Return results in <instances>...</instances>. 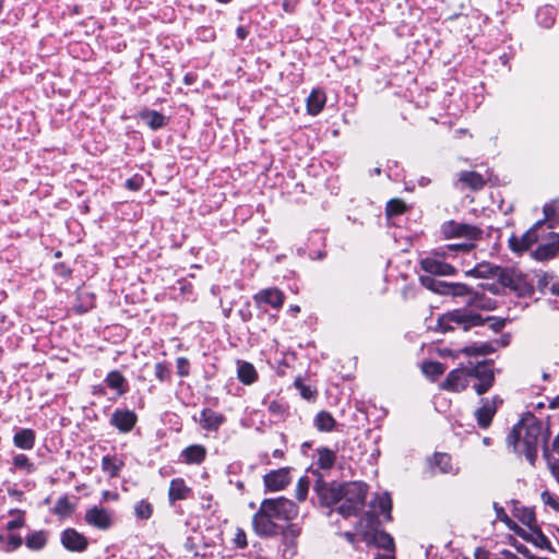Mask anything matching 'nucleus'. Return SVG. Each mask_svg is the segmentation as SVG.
<instances>
[{
    "label": "nucleus",
    "mask_w": 559,
    "mask_h": 559,
    "mask_svg": "<svg viewBox=\"0 0 559 559\" xmlns=\"http://www.w3.org/2000/svg\"><path fill=\"white\" fill-rule=\"evenodd\" d=\"M424 373L431 377H439L444 372V367L439 361H426L423 365Z\"/></svg>",
    "instance_id": "49530a36"
},
{
    "label": "nucleus",
    "mask_w": 559,
    "mask_h": 559,
    "mask_svg": "<svg viewBox=\"0 0 559 559\" xmlns=\"http://www.w3.org/2000/svg\"><path fill=\"white\" fill-rule=\"evenodd\" d=\"M378 507L382 513H389L392 509L391 498L385 493L378 499Z\"/></svg>",
    "instance_id": "13d9d810"
},
{
    "label": "nucleus",
    "mask_w": 559,
    "mask_h": 559,
    "mask_svg": "<svg viewBox=\"0 0 559 559\" xmlns=\"http://www.w3.org/2000/svg\"><path fill=\"white\" fill-rule=\"evenodd\" d=\"M342 503L337 508L344 518L356 516L365 507L368 486L361 481L341 483Z\"/></svg>",
    "instance_id": "20e7f679"
},
{
    "label": "nucleus",
    "mask_w": 559,
    "mask_h": 559,
    "mask_svg": "<svg viewBox=\"0 0 559 559\" xmlns=\"http://www.w3.org/2000/svg\"><path fill=\"white\" fill-rule=\"evenodd\" d=\"M318 452V465L322 469H330L336 460V454L334 451L329 448H320L317 450Z\"/></svg>",
    "instance_id": "f704fd0d"
},
{
    "label": "nucleus",
    "mask_w": 559,
    "mask_h": 559,
    "mask_svg": "<svg viewBox=\"0 0 559 559\" xmlns=\"http://www.w3.org/2000/svg\"><path fill=\"white\" fill-rule=\"evenodd\" d=\"M36 433L33 429L22 428L13 436V444L22 450H32L35 445Z\"/></svg>",
    "instance_id": "b1692460"
},
{
    "label": "nucleus",
    "mask_w": 559,
    "mask_h": 559,
    "mask_svg": "<svg viewBox=\"0 0 559 559\" xmlns=\"http://www.w3.org/2000/svg\"><path fill=\"white\" fill-rule=\"evenodd\" d=\"M459 179L473 190H479L485 185L483 176L475 171H461Z\"/></svg>",
    "instance_id": "2f4dec72"
},
{
    "label": "nucleus",
    "mask_w": 559,
    "mask_h": 559,
    "mask_svg": "<svg viewBox=\"0 0 559 559\" xmlns=\"http://www.w3.org/2000/svg\"><path fill=\"white\" fill-rule=\"evenodd\" d=\"M543 212H544V216H545L543 221H546V222L552 224L554 217L556 215L555 204H552V203L545 204L544 209H543Z\"/></svg>",
    "instance_id": "052dcab7"
},
{
    "label": "nucleus",
    "mask_w": 559,
    "mask_h": 559,
    "mask_svg": "<svg viewBox=\"0 0 559 559\" xmlns=\"http://www.w3.org/2000/svg\"><path fill=\"white\" fill-rule=\"evenodd\" d=\"M440 233L447 240L464 239L467 241H483L484 230L476 225L457 222L454 219L447 221L440 226Z\"/></svg>",
    "instance_id": "0eeeda50"
},
{
    "label": "nucleus",
    "mask_w": 559,
    "mask_h": 559,
    "mask_svg": "<svg viewBox=\"0 0 559 559\" xmlns=\"http://www.w3.org/2000/svg\"><path fill=\"white\" fill-rule=\"evenodd\" d=\"M234 544L237 548L243 549L247 547V535L242 528H237L235 537H234Z\"/></svg>",
    "instance_id": "4d7b16f0"
},
{
    "label": "nucleus",
    "mask_w": 559,
    "mask_h": 559,
    "mask_svg": "<svg viewBox=\"0 0 559 559\" xmlns=\"http://www.w3.org/2000/svg\"><path fill=\"white\" fill-rule=\"evenodd\" d=\"M486 321L490 322V328L495 332H499L506 325L503 319L487 317L484 319L479 313L474 312L469 308H459L448 311L440 316L437 320L436 330L440 332H448L454 329V324L462 328L463 331H468L475 326H481Z\"/></svg>",
    "instance_id": "f03ea898"
},
{
    "label": "nucleus",
    "mask_w": 559,
    "mask_h": 559,
    "mask_svg": "<svg viewBox=\"0 0 559 559\" xmlns=\"http://www.w3.org/2000/svg\"><path fill=\"white\" fill-rule=\"evenodd\" d=\"M372 543L378 548H382V549H385V550H393L394 549L393 537L389 533H386L384 531L377 532L373 535V537H372Z\"/></svg>",
    "instance_id": "58836bf2"
},
{
    "label": "nucleus",
    "mask_w": 559,
    "mask_h": 559,
    "mask_svg": "<svg viewBox=\"0 0 559 559\" xmlns=\"http://www.w3.org/2000/svg\"><path fill=\"white\" fill-rule=\"evenodd\" d=\"M84 519L88 525L99 530H108L112 524L110 513L106 509L96 506L86 511Z\"/></svg>",
    "instance_id": "f3484780"
},
{
    "label": "nucleus",
    "mask_w": 559,
    "mask_h": 559,
    "mask_svg": "<svg viewBox=\"0 0 559 559\" xmlns=\"http://www.w3.org/2000/svg\"><path fill=\"white\" fill-rule=\"evenodd\" d=\"M12 464L14 468L23 469L26 474H31L36 469L35 464L23 453L14 455Z\"/></svg>",
    "instance_id": "79ce46f5"
},
{
    "label": "nucleus",
    "mask_w": 559,
    "mask_h": 559,
    "mask_svg": "<svg viewBox=\"0 0 559 559\" xmlns=\"http://www.w3.org/2000/svg\"><path fill=\"white\" fill-rule=\"evenodd\" d=\"M432 467H437L440 473L447 474L452 471L451 456L447 453H436L430 460Z\"/></svg>",
    "instance_id": "c9c22d12"
},
{
    "label": "nucleus",
    "mask_w": 559,
    "mask_h": 559,
    "mask_svg": "<svg viewBox=\"0 0 559 559\" xmlns=\"http://www.w3.org/2000/svg\"><path fill=\"white\" fill-rule=\"evenodd\" d=\"M548 290L557 297L554 300H551V299L548 300L550 308L554 310H559V283H554L551 281V284H550Z\"/></svg>",
    "instance_id": "6e6d98bb"
},
{
    "label": "nucleus",
    "mask_w": 559,
    "mask_h": 559,
    "mask_svg": "<svg viewBox=\"0 0 559 559\" xmlns=\"http://www.w3.org/2000/svg\"><path fill=\"white\" fill-rule=\"evenodd\" d=\"M325 95L320 91H312L307 99V109L310 115H318L324 107Z\"/></svg>",
    "instance_id": "c85d7f7f"
},
{
    "label": "nucleus",
    "mask_w": 559,
    "mask_h": 559,
    "mask_svg": "<svg viewBox=\"0 0 559 559\" xmlns=\"http://www.w3.org/2000/svg\"><path fill=\"white\" fill-rule=\"evenodd\" d=\"M310 486V480L307 476H302L299 478L296 486V498L299 501H305L308 496V490Z\"/></svg>",
    "instance_id": "de8ad7c7"
},
{
    "label": "nucleus",
    "mask_w": 559,
    "mask_h": 559,
    "mask_svg": "<svg viewBox=\"0 0 559 559\" xmlns=\"http://www.w3.org/2000/svg\"><path fill=\"white\" fill-rule=\"evenodd\" d=\"M153 504L147 500H140L134 506V515L138 520H148L153 515Z\"/></svg>",
    "instance_id": "ea45409f"
},
{
    "label": "nucleus",
    "mask_w": 559,
    "mask_h": 559,
    "mask_svg": "<svg viewBox=\"0 0 559 559\" xmlns=\"http://www.w3.org/2000/svg\"><path fill=\"white\" fill-rule=\"evenodd\" d=\"M22 525H23L22 519L12 520V521L8 522V524H7L8 530H10V531L20 528Z\"/></svg>",
    "instance_id": "774afa93"
},
{
    "label": "nucleus",
    "mask_w": 559,
    "mask_h": 559,
    "mask_svg": "<svg viewBox=\"0 0 559 559\" xmlns=\"http://www.w3.org/2000/svg\"><path fill=\"white\" fill-rule=\"evenodd\" d=\"M544 456L547 461V464H548L551 475L555 477V479L559 484V460H552L550 457V454L548 453L547 449H545V451H544Z\"/></svg>",
    "instance_id": "603ef678"
},
{
    "label": "nucleus",
    "mask_w": 559,
    "mask_h": 559,
    "mask_svg": "<svg viewBox=\"0 0 559 559\" xmlns=\"http://www.w3.org/2000/svg\"><path fill=\"white\" fill-rule=\"evenodd\" d=\"M513 531L526 542H530L540 549H547L550 547L549 539L542 533V531L535 526L525 531L521 527L513 528Z\"/></svg>",
    "instance_id": "412c9836"
},
{
    "label": "nucleus",
    "mask_w": 559,
    "mask_h": 559,
    "mask_svg": "<svg viewBox=\"0 0 559 559\" xmlns=\"http://www.w3.org/2000/svg\"><path fill=\"white\" fill-rule=\"evenodd\" d=\"M267 409L271 414H273L275 416H281L284 414V406L282 405V403L277 402V401H272L269 404Z\"/></svg>",
    "instance_id": "e2e57ef3"
},
{
    "label": "nucleus",
    "mask_w": 559,
    "mask_h": 559,
    "mask_svg": "<svg viewBox=\"0 0 559 559\" xmlns=\"http://www.w3.org/2000/svg\"><path fill=\"white\" fill-rule=\"evenodd\" d=\"M469 381H474L472 388L477 395H484L495 384V362L492 359H484L476 364L469 362Z\"/></svg>",
    "instance_id": "423d86ee"
},
{
    "label": "nucleus",
    "mask_w": 559,
    "mask_h": 559,
    "mask_svg": "<svg viewBox=\"0 0 559 559\" xmlns=\"http://www.w3.org/2000/svg\"><path fill=\"white\" fill-rule=\"evenodd\" d=\"M142 119L152 130L160 129L166 124L165 116L155 110L143 114Z\"/></svg>",
    "instance_id": "e433bc0d"
},
{
    "label": "nucleus",
    "mask_w": 559,
    "mask_h": 559,
    "mask_svg": "<svg viewBox=\"0 0 559 559\" xmlns=\"http://www.w3.org/2000/svg\"><path fill=\"white\" fill-rule=\"evenodd\" d=\"M536 20L539 25L549 28L555 23V9L551 5H545L537 10Z\"/></svg>",
    "instance_id": "72a5a7b5"
},
{
    "label": "nucleus",
    "mask_w": 559,
    "mask_h": 559,
    "mask_svg": "<svg viewBox=\"0 0 559 559\" xmlns=\"http://www.w3.org/2000/svg\"><path fill=\"white\" fill-rule=\"evenodd\" d=\"M295 384H296V388L299 390L300 395L305 400L311 401V400H313L316 397L317 391L314 389H312L311 386L306 385V384H304L300 381H296Z\"/></svg>",
    "instance_id": "3c124183"
},
{
    "label": "nucleus",
    "mask_w": 559,
    "mask_h": 559,
    "mask_svg": "<svg viewBox=\"0 0 559 559\" xmlns=\"http://www.w3.org/2000/svg\"><path fill=\"white\" fill-rule=\"evenodd\" d=\"M25 545L33 551H38L47 545V534L45 531H36L31 533L25 540Z\"/></svg>",
    "instance_id": "c756f323"
},
{
    "label": "nucleus",
    "mask_w": 559,
    "mask_h": 559,
    "mask_svg": "<svg viewBox=\"0 0 559 559\" xmlns=\"http://www.w3.org/2000/svg\"><path fill=\"white\" fill-rule=\"evenodd\" d=\"M290 467H282L271 471L263 476V484L266 491H281L292 481Z\"/></svg>",
    "instance_id": "ddd939ff"
},
{
    "label": "nucleus",
    "mask_w": 559,
    "mask_h": 559,
    "mask_svg": "<svg viewBox=\"0 0 559 559\" xmlns=\"http://www.w3.org/2000/svg\"><path fill=\"white\" fill-rule=\"evenodd\" d=\"M71 512H72V506H71L68 497L67 496L60 497L53 507V513L61 515V516H66V515H69Z\"/></svg>",
    "instance_id": "a18cd8bd"
},
{
    "label": "nucleus",
    "mask_w": 559,
    "mask_h": 559,
    "mask_svg": "<svg viewBox=\"0 0 559 559\" xmlns=\"http://www.w3.org/2000/svg\"><path fill=\"white\" fill-rule=\"evenodd\" d=\"M498 282L504 288H509L519 297L531 296L534 292L533 284L521 271L514 267H503L500 272Z\"/></svg>",
    "instance_id": "6e6552de"
},
{
    "label": "nucleus",
    "mask_w": 559,
    "mask_h": 559,
    "mask_svg": "<svg viewBox=\"0 0 559 559\" xmlns=\"http://www.w3.org/2000/svg\"><path fill=\"white\" fill-rule=\"evenodd\" d=\"M126 186L128 189L136 191L141 188V182L138 178H130L126 181Z\"/></svg>",
    "instance_id": "338daca9"
},
{
    "label": "nucleus",
    "mask_w": 559,
    "mask_h": 559,
    "mask_svg": "<svg viewBox=\"0 0 559 559\" xmlns=\"http://www.w3.org/2000/svg\"><path fill=\"white\" fill-rule=\"evenodd\" d=\"M499 348L498 341L485 342L480 344H473L462 348V353L467 356H486L495 353Z\"/></svg>",
    "instance_id": "a878e982"
},
{
    "label": "nucleus",
    "mask_w": 559,
    "mask_h": 559,
    "mask_svg": "<svg viewBox=\"0 0 559 559\" xmlns=\"http://www.w3.org/2000/svg\"><path fill=\"white\" fill-rule=\"evenodd\" d=\"M192 493V489L187 486L183 478H174L169 484L168 500L171 506L179 500H186Z\"/></svg>",
    "instance_id": "aec40b11"
},
{
    "label": "nucleus",
    "mask_w": 559,
    "mask_h": 559,
    "mask_svg": "<svg viewBox=\"0 0 559 559\" xmlns=\"http://www.w3.org/2000/svg\"><path fill=\"white\" fill-rule=\"evenodd\" d=\"M559 252V247H536L530 252V255L537 261H547L555 258Z\"/></svg>",
    "instance_id": "4c0bfd02"
},
{
    "label": "nucleus",
    "mask_w": 559,
    "mask_h": 559,
    "mask_svg": "<svg viewBox=\"0 0 559 559\" xmlns=\"http://www.w3.org/2000/svg\"><path fill=\"white\" fill-rule=\"evenodd\" d=\"M543 432V423L532 413H526L518 424L513 426L506 442L508 448L519 454H524L528 463L534 466L539 441Z\"/></svg>",
    "instance_id": "f257e3e1"
},
{
    "label": "nucleus",
    "mask_w": 559,
    "mask_h": 559,
    "mask_svg": "<svg viewBox=\"0 0 559 559\" xmlns=\"http://www.w3.org/2000/svg\"><path fill=\"white\" fill-rule=\"evenodd\" d=\"M503 267L493 265L489 262H480L473 269L466 271V275L474 277H497L499 278L500 272Z\"/></svg>",
    "instance_id": "393cba45"
},
{
    "label": "nucleus",
    "mask_w": 559,
    "mask_h": 559,
    "mask_svg": "<svg viewBox=\"0 0 559 559\" xmlns=\"http://www.w3.org/2000/svg\"><path fill=\"white\" fill-rule=\"evenodd\" d=\"M123 466V461L117 456L105 455L102 459V471L110 478L118 477Z\"/></svg>",
    "instance_id": "cd10ccee"
},
{
    "label": "nucleus",
    "mask_w": 559,
    "mask_h": 559,
    "mask_svg": "<svg viewBox=\"0 0 559 559\" xmlns=\"http://www.w3.org/2000/svg\"><path fill=\"white\" fill-rule=\"evenodd\" d=\"M552 276L549 275V274H543L538 281H537V287L538 289L543 293V294H546L550 284H551V281H552Z\"/></svg>",
    "instance_id": "bf43d9fd"
},
{
    "label": "nucleus",
    "mask_w": 559,
    "mask_h": 559,
    "mask_svg": "<svg viewBox=\"0 0 559 559\" xmlns=\"http://www.w3.org/2000/svg\"><path fill=\"white\" fill-rule=\"evenodd\" d=\"M155 377L159 382H169L171 380V368L165 362H157L154 366Z\"/></svg>",
    "instance_id": "37998d69"
},
{
    "label": "nucleus",
    "mask_w": 559,
    "mask_h": 559,
    "mask_svg": "<svg viewBox=\"0 0 559 559\" xmlns=\"http://www.w3.org/2000/svg\"><path fill=\"white\" fill-rule=\"evenodd\" d=\"M554 229V224L546 221H537L523 235L521 243L512 236L509 239V245H559V233Z\"/></svg>",
    "instance_id": "39448f33"
},
{
    "label": "nucleus",
    "mask_w": 559,
    "mask_h": 559,
    "mask_svg": "<svg viewBox=\"0 0 559 559\" xmlns=\"http://www.w3.org/2000/svg\"><path fill=\"white\" fill-rule=\"evenodd\" d=\"M180 457L187 464H201L206 457V449L202 444H191L181 451Z\"/></svg>",
    "instance_id": "5701e85b"
},
{
    "label": "nucleus",
    "mask_w": 559,
    "mask_h": 559,
    "mask_svg": "<svg viewBox=\"0 0 559 559\" xmlns=\"http://www.w3.org/2000/svg\"><path fill=\"white\" fill-rule=\"evenodd\" d=\"M176 368L179 377H188L190 373V362L186 357H178L176 359Z\"/></svg>",
    "instance_id": "864d4df0"
},
{
    "label": "nucleus",
    "mask_w": 559,
    "mask_h": 559,
    "mask_svg": "<svg viewBox=\"0 0 559 559\" xmlns=\"http://www.w3.org/2000/svg\"><path fill=\"white\" fill-rule=\"evenodd\" d=\"M257 304H266L273 308H280L284 302V294L277 288L262 289L254 295Z\"/></svg>",
    "instance_id": "4be33fe9"
},
{
    "label": "nucleus",
    "mask_w": 559,
    "mask_h": 559,
    "mask_svg": "<svg viewBox=\"0 0 559 559\" xmlns=\"http://www.w3.org/2000/svg\"><path fill=\"white\" fill-rule=\"evenodd\" d=\"M252 526L260 537H272L280 533V526L271 516L263 501L252 518Z\"/></svg>",
    "instance_id": "9d476101"
},
{
    "label": "nucleus",
    "mask_w": 559,
    "mask_h": 559,
    "mask_svg": "<svg viewBox=\"0 0 559 559\" xmlns=\"http://www.w3.org/2000/svg\"><path fill=\"white\" fill-rule=\"evenodd\" d=\"M503 403V400L499 395L492 397L480 399V406L475 411L474 416L477 425L481 429H487L498 411V406Z\"/></svg>",
    "instance_id": "f8f14e48"
},
{
    "label": "nucleus",
    "mask_w": 559,
    "mask_h": 559,
    "mask_svg": "<svg viewBox=\"0 0 559 559\" xmlns=\"http://www.w3.org/2000/svg\"><path fill=\"white\" fill-rule=\"evenodd\" d=\"M262 501L275 522H288L298 515V506L293 500H289L285 497L264 499Z\"/></svg>",
    "instance_id": "1a4fd4ad"
},
{
    "label": "nucleus",
    "mask_w": 559,
    "mask_h": 559,
    "mask_svg": "<svg viewBox=\"0 0 559 559\" xmlns=\"http://www.w3.org/2000/svg\"><path fill=\"white\" fill-rule=\"evenodd\" d=\"M53 269L55 272L62 277H69L72 272L71 269L68 265H66L64 262L57 263Z\"/></svg>",
    "instance_id": "0e129e2a"
},
{
    "label": "nucleus",
    "mask_w": 559,
    "mask_h": 559,
    "mask_svg": "<svg viewBox=\"0 0 559 559\" xmlns=\"http://www.w3.org/2000/svg\"><path fill=\"white\" fill-rule=\"evenodd\" d=\"M105 382L106 384L110 388V389H114V390H117L118 393L121 395L123 394L127 390L123 388L124 384H126V378L123 377V374L118 371V370H112L110 371L106 379H105Z\"/></svg>",
    "instance_id": "473e14b6"
},
{
    "label": "nucleus",
    "mask_w": 559,
    "mask_h": 559,
    "mask_svg": "<svg viewBox=\"0 0 559 559\" xmlns=\"http://www.w3.org/2000/svg\"><path fill=\"white\" fill-rule=\"evenodd\" d=\"M297 0H284L282 3V8L287 13H293L297 7Z\"/></svg>",
    "instance_id": "69168bd1"
},
{
    "label": "nucleus",
    "mask_w": 559,
    "mask_h": 559,
    "mask_svg": "<svg viewBox=\"0 0 559 559\" xmlns=\"http://www.w3.org/2000/svg\"><path fill=\"white\" fill-rule=\"evenodd\" d=\"M518 512L519 513L515 514V516L521 521V523L528 526V528L537 526L535 513L532 509L523 508L522 510H519Z\"/></svg>",
    "instance_id": "c03bdc74"
},
{
    "label": "nucleus",
    "mask_w": 559,
    "mask_h": 559,
    "mask_svg": "<svg viewBox=\"0 0 559 559\" xmlns=\"http://www.w3.org/2000/svg\"><path fill=\"white\" fill-rule=\"evenodd\" d=\"M407 210V205L401 199H392L386 203L385 215L388 218L403 214Z\"/></svg>",
    "instance_id": "a19ab883"
},
{
    "label": "nucleus",
    "mask_w": 559,
    "mask_h": 559,
    "mask_svg": "<svg viewBox=\"0 0 559 559\" xmlns=\"http://www.w3.org/2000/svg\"><path fill=\"white\" fill-rule=\"evenodd\" d=\"M335 424L334 417L326 411L319 412L314 417V426L320 431L330 432L334 429Z\"/></svg>",
    "instance_id": "7c9ffc66"
},
{
    "label": "nucleus",
    "mask_w": 559,
    "mask_h": 559,
    "mask_svg": "<svg viewBox=\"0 0 559 559\" xmlns=\"http://www.w3.org/2000/svg\"><path fill=\"white\" fill-rule=\"evenodd\" d=\"M225 416L211 408H203L200 413L199 424L206 431H216L224 424Z\"/></svg>",
    "instance_id": "6ab92c4d"
},
{
    "label": "nucleus",
    "mask_w": 559,
    "mask_h": 559,
    "mask_svg": "<svg viewBox=\"0 0 559 559\" xmlns=\"http://www.w3.org/2000/svg\"><path fill=\"white\" fill-rule=\"evenodd\" d=\"M469 382L468 368L466 366L451 370L441 388L448 391L462 392L468 386Z\"/></svg>",
    "instance_id": "4468645a"
},
{
    "label": "nucleus",
    "mask_w": 559,
    "mask_h": 559,
    "mask_svg": "<svg viewBox=\"0 0 559 559\" xmlns=\"http://www.w3.org/2000/svg\"><path fill=\"white\" fill-rule=\"evenodd\" d=\"M493 510L496 512V516L499 521L506 523L510 528H516V525L513 523V521L508 516L504 509L499 506V503L493 502Z\"/></svg>",
    "instance_id": "8fccbe9b"
},
{
    "label": "nucleus",
    "mask_w": 559,
    "mask_h": 559,
    "mask_svg": "<svg viewBox=\"0 0 559 559\" xmlns=\"http://www.w3.org/2000/svg\"><path fill=\"white\" fill-rule=\"evenodd\" d=\"M23 544L22 537L19 535H10L8 539V551L17 549Z\"/></svg>",
    "instance_id": "680f3d73"
},
{
    "label": "nucleus",
    "mask_w": 559,
    "mask_h": 559,
    "mask_svg": "<svg viewBox=\"0 0 559 559\" xmlns=\"http://www.w3.org/2000/svg\"><path fill=\"white\" fill-rule=\"evenodd\" d=\"M138 421V416L133 411L117 408L110 417V424L121 433L130 432Z\"/></svg>",
    "instance_id": "2eb2a0df"
},
{
    "label": "nucleus",
    "mask_w": 559,
    "mask_h": 559,
    "mask_svg": "<svg viewBox=\"0 0 559 559\" xmlns=\"http://www.w3.org/2000/svg\"><path fill=\"white\" fill-rule=\"evenodd\" d=\"M540 498L545 506H548L552 510L559 512V499L554 493L548 490H544Z\"/></svg>",
    "instance_id": "09e8293b"
},
{
    "label": "nucleus",
    "mask_w": 559,
    "mask_h": 559,
    "mask_svg": "<svg viewBox=\"0 0 559 559\" xmlns=\"http://www.w3.org/2000/svg\"><path fill=\"white\" fill-rule=\"evenodd\" d=\"M313 490L316 491L322 506L330 507L341 501V483H326L322 476L319 475L313 486Z\"/></svg>",
    "instance_id": "9b49d317"
},
{
    "label": "nucleus",
    "mask_w": 559,
    "mask_h": 559,
    "mask_svg": "<svg viewBox=\"0 0 559 559\" xmlns=\"http://www.w3.org/2000/svg\"><path fill=\"white\" fill-rule=\"evenodd\" d=\"M285 537L296 538L300 535L301 528L298 524L289 523L285 527H280Z\"/></svg>",
    "instance_id": "5fc2aeb1"
},
{
    "label": "nucleus",
    "mask_w": 559,
    "mask_h": 559,
    "mask_svg": "<svg viewBox=\"0 0 559 559\" xmlns=\"http://www.w3.org/2000/svg\"><path fill=\"white\" fill-rule=\"evenodd\" d=\"M60 540L67 550L74 552H82L88 546L87 538L74 528H66L61 533Z\"/></svg>",
    "instance_id": "dca6fc26"
},
{
    "label": "nucleus",
    "mask_w": 559,
    "mask_h": 559,
    "mask_svg": "<svg viewBox=\"0 0 559 559\" xmlns=\"http://www.w3.org/2000/svg\"><path fill=\"white\" fill-rule=\"evenodd\" d=\"M421 269L427 272V275H420L419 281L420 284L437 294L448 295L450 283L437 280L433 275H451L454 273V267L443 261L433 259V258H425L420 261Z\"/></svg>",
    "instance_id": "7ed1b4c3"
},
{
    "label": "nucleus",
    "mask_w": 559,
    "mask_h": 559,
    "mask_svg": "<svg viewBox=\"0 0 559 559\" xmlns=\"http://www.w3.org/2000/svg\"><path fill=\"white\" fill-rule=\"evenodd\" d=\"M237 367V377L241 383L250 385L257 381L258 372L251 362L238 360Z\"/></svg>",
    "instance_id": "bb28decb"
},
{
    "label": "nucleus",
    "mask_w": 559,
    "mask_h": 559,
    "mask_svg": "<svg viewBox=\"0 0 559 559\" xmlns=\"http://www.w3.org/2000/svg\"><path fill=\"white\" fill-rule=\"evenodd\" d=\"M448 295L455 297L467 296V306L484 308L485 306L481 304V295L478 292H475L469 286L462 283H450V288Z\"/></svg>",
    "instance_id": "a211bd4d"
}]
</instances>
